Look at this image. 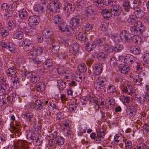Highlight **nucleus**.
Here are the masks:
<instances>
[{
  "instance_id": "obj_1",
  "label": "nucleus",
  "mask_w": 149,
  "mask_h": 149,
  "mask_svg": "<svg viewBox=\"0 0 149 149\" xmlns=\"http://www.w3.org/2000/svg\"><path fill=\"white\" fill-rule=\"evenodd\" d=\"M134 15H131L127 18V22L132 25L130 29L132 34H139L145 31V27L141 21H137Z\"/></svg>"
},
{
  "instance_id": "obj_2",
  "label": "nucleus",
  "mask_w": 149,
  "mask_h": 149,
  "mask_svg": "<svg viewBox=\"0 0 149 149\" xmlns=\"http://www.w3.org/2000/svg\"><path fill=\"white\" fill-rule=\"evenodd\" d=\"M105 40L102 38H97L93 42H89L86 44V49L88 52L95 49L97 46H101L104 43Z\"/></svg>"
},
{
  "instance_id": "obj_3",
  "label": "nucleus",
  "mask_w": 149,
  "mask_h": 149,
  "mask_svg": "<svg viewBox=\"0 0 149 149\" xmlns=\"http://www.w3.org/2000/svg\"><path fill=\"white\" fill-rule=\"evenodd\" d=\"M57 70L59 74L63 75L67 79H71L72 77V74L68 68L63 66H59Z\"/></svg>"
},
{
  "instance_id": "obj_4",
  "label": "nucleus",
  "mask_w": 149,
  "mask_h": 149,
  "mask_svg": "<svg viewBox=\"0 0 149 149\" xmlns=\"http://www.w3.org/2000/svg\"><path fill=\"white\" fill-rule=\"evenodd\" d=\"M106 81L105 78L100 77L98 78L94 83L95 89L99 91H103L104 88V83Z\"/></svg>"
},
{
  "instance_id": "obj_5",
  "label": "nucleus",
  "mask_w": 149,
  "mask_h": 149,
  "mask_svg": "<svg viewBox=\"0 0 149 149\" xmlns=\"http://www.w3.org/2000/svg\"><path fill=\"white\" fill-rule=\"evenodd\" d=\"M58 28L60 31H64L67 34L69 35L72 34L74 33L73 30L70 28L67 24L66 23L64 22H62L61 23H60L58 26Z\"/></svg>"
},
{
  "instance_id": "obj_6",
  "label": "nucleus",
  "mask_w": 149,
  "mask_h": 149,
  "mask_svg": "<svg viewBox=\"0 0 149 149\" xmlns=\"http://www.w3.org/2000/svg\"><path fill=\"white\" fill-rule=\"evenodd\" d=\"M61 6L60 3L57 1H50L49 5V8L50 11L53 12H58Z\"/></svg>"
},
{
  "instance_id": "obj_7",
  "label": "nucleus",
  "mask_w": 149,
  "mask_h": 149,
  "mask_svg": "<svg viewBox=\"0 0 149 149\" xmlns=\"http://www.w3.org/2000/svg\"><path fill=\"white\" fill-rule=\"evenodd\" d=\"M9 8L10 6L6 3H3L1 5V8L4 13V17L7 19L11 16L12 13L11 11H10Z\"/></svg>"
},
{
  "instance_id": "obj_8",
  "label": "nucleus",
  "mask_w": 149,
  "mask_h": 149,
  "mask_svg": "<svg viewBox=\"0 0 149 149\" xmlns=\"http://www.w3.org/2000/svg\"><path fill=\"white\" fill-rule=\"evenodd\" d=\"M134 91L133 87L130 83H128L127 81H125L124 86L122 89L123 93L132 95H134Z\"/></svg>"
},
{
  "instance_id": "obj_9",
  "label": "nucleus",
  "mask_w": 149,
  "mask_h": 149,
  "mask_svg": "<svg viewBox=\"0 0 149 149\" xmlns=\"http://www.w3.org/2000/svg\"><path fill=\"white\" fill-rule=\"evenodd\" d=\"M22 45L25 51H31L34 47L32 41L29 39H25L23 42Z\"/></svg>"
},
{
  "instance_id": "obj_10",
  "label": "nucleus",
  "mask_w": 149,
  "mask_h": 149,
  "mask_svg": "<svg viewBox=\"0 0 149 149\" xmlns=\"http://www.w3.org/2000/svg\"><path fill=\"white\" fill-rule=\"evenodd\" d=\"M40 21V17L37 15L31 16L28 19V23L31 26L38 25Z\"/></svg>"
},
{
  "instance_id": "obj_11",
  "label": "nucleus",
  "mask_w": 149,
  "mask_h": 149,
  "mask_svg": "<svg viewBox=\"0 0 149 149\" xmlns=\"http://www.w3.org/2000/svg\"><path fill=\"white\" fill-rule=\"evenodd\" d=\"M74 9L72 2H66L65 3L63 10L64 12L67 14H71L73 12Z\"/></svg>"
},
{
  "instance_id": "obj_12",
  "label": "nucleus",
  "mask_w": 149,
  "mask_h": 149,
  "mask_svg": "<svg viewBox=\"0 0 149 149\" xmlns=\"http://www.w3.org/2000/svg\"><path fill=\"white\" fill-rule=\"evenodd\" d=\"M80 50L79 45L77 43L72 44L70 46L69 51L70 53L75 55L79 54Z\"/></svg>"
},
{
  "instance_id": "obj_13",
  "label": "nucleus",
  "mask_w": 149,
  "mask_h": 149,
  "mask_svg": "<svg viewBox=\"0 0 149 149\" xmlns=\"http://www.w3.org/2000/svg\"><path fill=\"white\" fill-rule=\"evenodd\" d=\"M76 38L82 43H85L88 40L86 36V32H80L77 33L76 34Z\"/></svg>"
},
{
  "instance_id": "obj_14",
  "label": "nucleus",
  "mask_w": 149,
  "mask_h": 149,
  "mask_svg": "<svg viewBox=\"0 0 149 149\" xmlns=\"http://www.w3.org/2000/svg\"><path fill=\"white\" fill-rule=\"evenodd\" d=\"M80 19L76 17L71 18L70 21V24L71 29L73 30L74 29L77 28L79 26Z\"/></svg>"
},
{
  "instance_id": "obj_15",
  "label": "nucleus",
  "mask_w": 149,
  "mask_h": 149,
  "mask_svg": "<svg viewBox=\"0 0 149 149\" xmlns=\"http://www.w3.org/2000/svg\"><path fill=\"white\" fill-rule=\"evenodd\" d=\"M24 141L18 140L17 144L14 146V149H28Z\"/></svg>"
},
{
  "instance_id": "obj_16",
  "label": "nucleus",
  "mask_w": 149,
  "mask_h": 149,
  "mask_svg": "<svg viewBox=\"0 0 149 149\" xmlns=\"http://www.w3.org/2000/svg\"><path fill=\"white\" fill-rule=\"evenodd\" d=\"M63 132L65 136H69L72 134V132L68 123H64L63 124Z\"/></svg>"
},
{
  "instance_id": "obj_17",
  "label": "nucleus",
  "mask_w": 149,
  "mask_h": 149,
  "mask_svg": "<svg viewBox=\"0 0 149 149\" xmlns=\"http://www.w3.org/2000/svg\"><path fill=\"white\" fill-rule=\"evenodd\" d=\"M97 138L96 139L97 141V143L99 142L102 139L103 136L105 135L104 130L101 127H98L96 129Z\"/></svg>"
},
{
  "instance_id": "obj_18",
  "label": "nucleus",
  "mask_w": 149,
  "mask_h": 149,
  "mask_svg": "<svg viewBox=\"0 0 149 149\" xmlns=\"http://www.w3.org/2000/svg\"><path fill=\"white\" fill-rule=\"evenodd\" d=\"M102 65L101 63L95 64L93 68V72L95 74L99 75L102 71Z\"/></svg>"
},
{
  "instance_id": "obj_19",
  "label": "nucleus",
  "mask_w": 149,
  "mask_h": 149,
  "mask_svg": "<svg viewBox=\"0 0 149 149\" xmlns=\"http://www.w3.org/2000/svg\"><path fill=\"white\" fill-rule=\"evenodd\" d=\"M121 11V7L120 6L114 5L111 9V13L114 16H118L120 13Z\"/></svg>"
},
{
  "instance_id": "obj_20",
  "label": "nucleus",
  "mask_w": 149,
  "mask_h": 149,
  "mask_svg": "<svg viewBox=\"0 0 149 149\" xmlns=\"http://www.w3.org/2000/svg\"><path fill=\"white\" fill-rule=\"evenodd\" d=\"M106 106L109 109L113 108L115 103L114 100L112 97H108L106 101Z\"/></svg>"
},
{
  "instance_id": "obj_21",
  "label": "nucleus",
  "mask_w": 149,
  "mask_h": 149,
  "mask_svg": "<svg viewBox=\"0 0 149 149\" xmlns=\"http://www.w3.org/2000/svg\"><path fill=\"white\" fill-rule=\"evenodd\" d=\"M119 69L122 73L126 74L129 72L130 68L128 65H121L119 67Z\"/></svg>"
},
{
  "instance_id": "obj_22",
  "label": "nucleus",
  "mask_w": 149,
  "mask_h": 149,
  "mask_svg": "<svg viewBox=\"0 0 149 149\" xmlns=\"http://www.w3.org/2000/svg\"><path fill=\"white\" fill-rule=\"evenodd\" d=\"M134 14L136 17L141 18L144 15V12L139 8H134Z\"/></svg>"
},
{
  "instance_id": "obj_23",
  "label": "nucleus",
  "mask_w": 149,
  "mask_h": 149,
  "mask_svg": "<svg viewBox=\"0 0 149 149\" xmlns=\"http://www.w3.org/2000/svg\"><path fill=\"white\" fill-rule=\"evenodd\" d=\"M43 102L40 100H37L34 103L33 107L37 110H40L43 109Z\"/></svg>"
},
{
  "instance_id": "obj_24",
  "label": "nucleus",
  "mask_w": 149,
  "mask_h": 149,
  "mask_svg": "<svg viewBox=\"0 0 149 149\" xmlns=\"http://www.w3.org/2000/svg\"><path fill=\"white\" fill-rule=\"evenodd\" d=\"M130 34L126 31H123L120 33L119 38L121 39L128 41L130 40Z\"/></svg>"
},
{
  "instance_id": "obj_25",
  "label": "nucleus",
  "mask_w": 149,
  "mask_h": 149,
  "mask_svg": "<svg viewBox=\"0 0 149 149\" xmlns=\"http://www.w3.org/2000/svg\"><path fill=\"white\" fill-rule=\"evenodd\" d=\"M6 72L7 75L8 76L14 77L17 72L16 69L14 67H12L8 69Z\"/></svg>"
},
{
  "instance_id": "obj_26",
  "label": "nucleus",
  "mask_w": 149,
  "mask_h": 149,
  "mask_svg": "<svg viewBox=\"0 0 149 149\" xmlns=\"http://www.w3.org/2000/svg\"><path fill=\"white\" fill-rule=\"evenodd\" d=\"M102 14L104 18L108 19L112 16V13L110 10L109 9H103L102 11Z\"/></svg>"
},
{
  "instance_id": "obj_27",
  "label": "nucleus",
  "mask_w": 149,
  "mask_h": 149,
  "mask_svg": "<svg viewBox=\"0 0 149 149\" xmlns=\"http://www.w3.org/2000/svg\"><path fill=\"white\" fill-rule=\"evenodd\" d=\"M143 79L139 77V75H135L133 78V82L134 84L137 86L142 85Z\"/></svg>"
},
{
  "instance_id": "obj_28",
  "label": "nucleus",
  "mask_w": 149,
  "mask_h": 149,
  "mask_svg": "<svg viewBox=\"0 0 149 149\" xmlns=\"http://www.w3.org/2000/svg\"><path fill=\"white\" fill-rule=\"evenodd\" d=\"M12 80L11 82V86L15 88H17L19 86V82L20 78L18 77H14L13 79L11 78Z\"/></svg>"
},
{
  "instance_id": "obj_29",
  "label": "nucleus",
  "mask_w": 149,
  "mask_h": 149,
  "mask_svg": "<svg viewBox=\"0 0 149 149\" xmlns=\"http://www.w3.org/2000/svg\"><path fill=\"white\" fill-rule=\"evenodd\" d=\"M135 58L132 55L128 54L125 56V63L131 64L135 60Z\"/></svg>"
},
{
  "instance_id": "obj_30",
  "label": "nucleus",
  "mask_w": 149,
  "mask_h": 149,
  "mask_svg": "<svg viewBox=\"0 0 149 149\" xmlns=\"http://www.w3.org/2000/svg\"><path fill=\"white\" fill-rule=\"evenodd\" d=\"M8 86L6 84L0 85V96H2L7 93V90Z\"/></svg>"
},
{
  "instance_id": "obj_31",
  "label": "nucleus",
  "mask_w": 149,
  "mask_h": 149,
  "mask_svg": "<svg viewBox=\"0 0 149 149\" xmlns=\"http://www.w3.org/2000/svg\"><path fill=\"white\" fill-rule=\"evenodd\" d=\"M19 16L20 18L22 20L26 19L28 16V13L27 10L24 9L21 10L19 12Z\"/></svg>"
},
{
  "instance_id": "obj_32",
  "label": "nucleus",
  "mask_w": 149,
  "mask_h": 149,
  "mask_svg": "<svg viewBox=\"0 0 149 149\" xmlns=\"http://www.w3.org/2000/svg\"><path fill=\"white\" fill-rule=\"evenodd\" d=\"M59 43L58 42H55L52 44L51 52L53 54H56L59 50Z\"/></svg>"
},
{
  "instance_id": "obj_33",
  "label": "nucleus",
  "mask_w": 149,
  "mask_h": 149,
  "mask_svg": "<svg viewBox=\"0 0 149 149\" xmlns=\"http://www.w3.org/2000/svg\"><path fill=\"white\" fill-rule=\"evenodd\" d=\"M141 34V33L139 34H133L134 36L132 38V40L133 42L138 44H139L141 43L142 41V39L141 37L138 36Z\"/></svg>"
},
{
  "instance_id": "obj_34",
  "label": "nucleus",
  "mask_w": 149,
  "mask_h": 149,
  "mask_svg": "<svg viewBox=\"0 0 149 149\" xmlns=\"http://www.w3.org/2000/svg\"><path fill=\"white\" fill-rule=\"evenodd\" d=\"M42 34L44 38H48L52 36V33L49 29L47 28L43 30Z\"/></svg>"
},
{
  "instance_id": "obj_35",
  "label": "nucleus",
  "mask_w": 149,
  "mask_h": 149,
  "mask_svg": "<svg viewBox=\"0 0 149 149\" xmlns=\"http://www.w3.org/2000/svg\"><path fill=\"white\" fill-rule=\"evenodd\" d=\"M23 118L29 121H30L31 119L33 118V114L32 113L29 111H26L23 114Z\"/></svg>"
},
{
  "instance_id": "obj_36",
  "label": "nucleus",
  "mask_w": 149,
  "mask_h": 149,
  "mask_svg": "<svg viewBox=\"0 0 149 149\" xmlns=\"http://www.w3.org/2000/svg\"><path fill=\"white\" fill-rule=\"evenodd\" d=\"M44 6H40L39 4H36L34 6V10L38 13H42L43 11H45Z\"/></svg>"
},
{
  "instance_id": "obj_37",
  "label": "nucleus",
  "mask_w": 149,
  "mask_h": 149,
  "mask_svg": "<svg viewBox=\"0 0 149 149\" xmlns=\"http://www.w3.org/2000/svg\"><path fill=\"white\" fill-rule=\"evenodd\" d=\"M130 50L131 53L135 54H139L141 52L140 48L136 46H132L130 49Z\"/></svg>"
},
{
  "instance_id": "obj_38",
  "label": "nucleus",
  "mask_w": 149,
  "mask_h": 149,
  "mask_svg": "<svg viewBox=\"0 0 149 149\" xmlns=\"http://www.w3.org/2000/svg\"><path fill=\"white\" fill-rule=\"evenodd\" d=\"M55 141L56 144L57 145H62L64 143L65 139L63 137L60 136H58L56 139Z\"/></svg>"
},
{
  "instance_id": "obj_39",
  "label": "nucleus",
  "mask_w": 149,
  "mask_h": 149,
  "mask_svg": "<svg viewBox=\"0 0 149 149\" xmlns=\"http://www.w3.org/2000/svg\"><path fill=\"white\" fill-rule=\"evenodd\" d=\"M92 12V10L91 7H88L86 8L84 13L85 18H88L90 15H91V13Z\"/></svg>"
},
{
  "instance_id": "obj_40",
  "label": "nucleus",
  "mask_w": 149,
  "mask_h": 149,
  "mask_svg": "<svg viewBox=\"0 0 149 149\" xmlns=\"http://www.w3.org/2000/svg\"><path fill=\"white\" fill-rule=\"evenodd\" d=\"M23 33L21 31L15 32L13 35L14 38L17 39H21L23 37Z\"/></svg>"
},
{
  "instance_id": "obj_41",
  "label": "nucleus",
  "mask_w": 149,
  "mask_h": 149,
  "mask_svg": "<svg viewBox=\"0 0 149 149\" xmlns=\"http://www.w3.org/2000/svg\"><path fill=\"white\" fill-rule=\"evenodd\" d=\"M57 86L60 90H63L66 87V83L61 80H59L57 81Z\"/></svg>"
},
{
  "instance_id": "obj_42",
  "label": "nucleus",
  "mask_w": 149,
  "mask_h": 149,
  "mask_svg": "<svg viewBox=\"0 0 149 149\" xmlns=\"http://www.w3.org/2000/svg\"><path fill=\"white\" fill-rule=\"evenodd\" d=\"M107 57V54L103 52L99 53L97 56V58L98 60L101 61H103L105 60Z\"/></svg>"
},
{
  "instance_id": "obj_43",
  "label": "nucleus",
  "mask_w": 149,
  "mask_h": 149,
  "mask_svg": "<svg viewBox=\"0 0 149 149\" xmlns=\"http://www.w3.org/2000/svg\"><path fill=\"white\" fill-rule=\"evenodd\" d=\"M45 87V85L42 82L37 83L36 86V89L38 91H43Z\"/></svg>"
},
{
  "instance_id": "obj_44",
  "label": "nucleus",
  "mask_w": 149,
  "mask_h": 149,
  "mask_svg": "<svg viewBox=\"0 0 149 149\" xmlns=\"http://www.w3.org/2000/svg\"><path fill=\"white\" fill-rule=\"evenodd\" d=\"M107 92L110 94H113L116 91V89L115 87L113 85L108 86L107 89Z\"/></svg>"
},
{
  "instance_id": "obj_45",
  "label": "nucleus",
  "mask_w": 149,
  "mask_h": 149,
  "mask_svg": "<svg viewBox=\"0 0 149 149\" xmlns=\"http://www.w3.org/2000/svg\"><path fill=\"white\" fill-rule=\"evenodd\" d=\"M144 64L146 66L149 65V53L145 54L143 57Z\"/></svg>"
},
{
  "instance_id": "obj_46",
  "label": "nucleus",
  "mask_w": 149,
  "mask_h": 149,
  "mask_svg": "<svg viewBox=\"0 0 149 149\" xmlns=\"http://www.w3.org/2000/svg\"><path fill=\"white\" fill-rule=\"evenodd\" d=\"M85 4L83 0H77L76 3V5L79 10L81 9L85 6Z\"/></svg>"
},
{
  "instance_id": "obj_47",
  "label": "nucleus",
  "mask_w": 149,
  "mask_h": 149,
  "mask_svg": "<svg viewBox=\"0 0 149 149\" xmlns=\"http://www.w3.org/2000/svg\"><path fill=\"white\" fill-rule=\"evenodd\" d=\"M62 22V18L58 15L55 16L53 20V23L55 24H59Z\"/></svg>"
},
{
  "instance_id": "obj_48",
  "label": "nucleus",
  "mask_w": 149,
  "mask_h": 149,
  "mask_svg": "<svg viewBox=\"0 0 149 149\" xmlns=\"http://www.w3.org/2000/svg\"><path fill=\"white\" fill-rule=\"evenodd\" d=\"M123 49V46L122 44H117L114 47H113V51H115L117 52H120Z\"/></svg>"
},
{
  "instance_id": "obj_49",
  "label": "nucleus",
  "mask_w": 149,
  "mask_h": 149,
  "mask_svg": "<svg viewBox=\"0 0 149 149\" xmlns=\"http://www.w3.org/2000/svg\"><path fill=\"white\" fill-rule=\"evenodd\" d=\"M109 25V23L107 22H102L100 26L101 30L103 31H106Z\"/></svg>"
},
{
  "instance_id": "obj_50",
  "label": "nucleus",
  "mask_w": 149,
  "mask_h": 149,
  "mask_svg": "<svg viewBox=\"0 0 149 149\" xmlns=\"http://www.w3.org/2000/svg\"><path fill=\"white\" fill-rule=\"evenodd\" d=\"M45 52V50L44 48L42 47H38L36 49V55L38 56L44 53Z\"/></svg>"
},
{
  "instance_id": "obj_51",
  "label": "nucleus",
  "mask_w": 149,
  "mask_h": 149,
  "mask_svg": "<svg viewBox=\"0 0 149 149\" xmlns=\"http://www.w3.org/2000/svg\"><path fill=\"white\" fill-rule=\"evenodd\" d=\"M53 64V63L52 60H48L45 61L44 67L45 69H47L49 67L52 66Z\"/></svg>"
},
{
  "instance_id": "obj_52",
  "label": "nucleus",
  "mask_w": 149,
  "mask_h": 149,
  "mask_svg": "<svg viewBox=\"0 0 149 149\" xmlns=\"http://www.w3.org/2000/svg\"><path fill=\"white\" fill-rule=\"evenodd\" d=\"M124 9L126 11H128L130 9V5L127 0H126L123 3Z\"/></svg>"
},
{
  "instance_id": "obj_53",
  "label": "nucleus",
  "mask_w": 149,
  "mask_h": 149,
  "mask_svg": "<svg viewBox=\"0 0 149 149\" xmlns=\"http://www.w3.org/2000/svg\"><path fill=\"white\" fill-rule=\"evenodd\" d=\"M84 30L87 31H89L92 30L93 28V25L90 23H87L84 26Z\"/></svg>"
},
{
  "instance_id": "obj_54",
  "label": "nucleus",
  "mask_w": 149,
  "mask_h": 149,
  "mask_svg": "<svg viewBox=\"0 0 149 149\" xmlns=\"http://www.w3.org/2000/svg\"><path fill=\"white\" fill-rule=\"evenodd\" d=\"M40 78L38 75H33L31 78L30 81L31 82L35 83L40 80Z\"/></svg>"
},
{
  "instance_id": "obj_55",
  "label": "nucleus",
  "mask_w": 149,
  "mask_h": 149,
  "mask_svg": "<svg viewBox=\"0 0 149 149\" xmlns=\"http://www.w3.org/2000/svg\"><path fill=\"white\" fill-rule=\"evenodd\" d=\"M61 102L63 104L66 103V101L68 100V99L66 97L64 94H61L60 97Z\"/></svg>"
},
{
  "instance_id": "obj_56",
  "label": "nucleus",
  "mask_w": 149,
  "mask_h": 149,
  "mask_svg": "<svg viewBox=\"0 0 149 149\" xmlns=\"http://www.w3.org/2000/svg\"><path fill=\"white\" fill-rule=\"evenodd\" d=\"M78 70L81 72H84L86 70V68L84 63H82L78 65L77 67Z\"/></svg>"
},
{
  "instance_id": "obj_57",
  "label": "nucleus",
  "mask_w": 149,
  "mask_h": 149,
  "mask_svg": "<svg viewBox=\"0 0 149 149\" xmlns=\"http://www.w3.org/2000/svg\"><path fill=\"white\" fill-rule=\"evenodd\" d=\"M111 38L115 42H118L120 40L119 37L116 33L111 34Z\"/></svg>"
},
{
  "instance_id": "obj_58",
  "label": "nucleus",
  "mask_w": 149,
  "mask_h": 149,
  "mask_svg": "<svg viewBox=\"0 0 149 149\" xmlns=\"http://www.w3.org/2000/svg\"><path fill=\"white\" fill-rule=\"evenodd\" d=\"M0 33L2 37H5L8 35L6 30L2 27H0Z\"/></svg>"
},
{
  "instance_id": "obj_59",
  "label": "nucleus",
  "mask_w": 149,
  "mask_h": 149,
  "mask_svg": "<svg viewBox=\"0 0 149 149\" xmlns=\"http://www.w3.org/2000/svg\"><path fill=\"white\" fill-rule=\"evenodd\" d=\"M113 47L111 45H106L104 46V50L109 52L113 51Z\"/></svg>"
},
{
  "instance_id": "obj_60",
  "label": "nucleus",
  "mask_w": 149,
  "mask_h": 149,
  "mask_svg": "<svg viewBox=\"0 0 149 149\" xmlns=\"http://www.w3.org/2000/svg\"><path fill=\"white\" fill-rule=\"evenodd\" d=\"M11 52H14L15 50V45L12 43H8V48Z\"/></svg>"
},
{
  "instance_id": "obj_61",
  "label": "nucleus",
  "mask_w": 149,
  "mask_h": 149,
  "mask_svg": "<svg viewBox=\"0 0 149 149\" xmlns=\"http://www.w3.org/2000/svg\"><path fill=\"white\" fill-rule=\"evenodd\" d=\"M88 100L91 103H95L96 100V98L92 94H90L88 98Z\"/></svg>"
},
{
  "instance_id": "obj_62",
  "label": "nucleus",
  "mask_w": 149,
  "mask_h": 149,
  "mask_svg": "<svg viewBox=\"0 0 149 149\" xmlns=\"http://www.w3.org/2000/svg\"><path fill=\"white\" fill-rule=\"evenodd\" d=\"M94 58V56L93 55H91V56L90 58L87 59L86 63L88 65H91L92 64Z\"/></svg>"
},
{
  "instance_id": "obj_63",
  "label": "nucleus",
  "mask_w": 149,
  "mask_h": 149,
  "mask_svg": "<svg viewBox=\"0 0 149 149\" xmlns=\"http://www.w3.org/2000/svg\"><path fill=\"white\" fill-rule=\"evenodd\" d=\"M14 24L12 21H9L7 23V28L10 30L13 29Z\"/></svg>"
},
{
  "instance_id": "obj_64",
  "label": "nucleus",
  "mask_w": 149,
  "mask_h": 149,
  "mask_svg": "<svg viewBox=\"0 0 149 149\" xmlns=\"http://www.w3.org/2000/svg\"><path fill=\"white\" fill-rule=\"evenodd\" d=\"M125 148L126 149H131L132 148V143L130 140H126L125 141Z\"/></svg>"
}]
</instances>
